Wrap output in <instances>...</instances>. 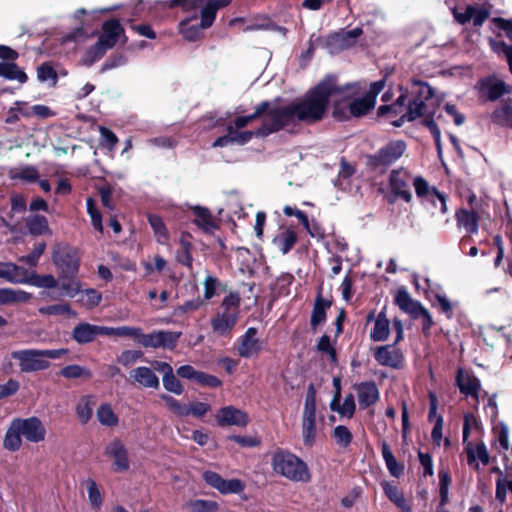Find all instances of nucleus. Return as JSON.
I'll use <instances>...</instances> for the list:
<instances>
[{"label": "nucleus", "mask_w": 512, "mask_h": 512, "mask_svg": "<svg viewBox=\"0 0 512 512\" xmlns=\"http://www.w3.org/2000/svg\"><path fill=\"white\" fill-rule=\"evenodd\" d=\"M105 336H118V337H131L139 343L140 336H142V328L131 326L119 327H106L104 330Z\"/></svg>", "instance_id": "a18cd8bd"}, {"label": "nucleus", "mask_w": 512, "mask_h": 512, "mask_svg": "<svg viewBox=\"0 0 512 512\" xmlns=\"http://www.w3.org/2000/svg\"><path fill=\"white\" fill-rule=\"evenodd\" d=\"M350 100V96H347L341 100L335 101L333 103L332 109V117L339 122L348 121L352 118L350 111L348 109V102Z\"/></svg>", "instance_id": "3c124183"}, {"label": "nucleus", "mask_w": 512, "mask_h": 512, "mask_svg": "<svg viewBox=\"0 0 512 512\" xmlns=\"http://www.w3.org/2000/svg\"><path fill=\"white\" fill-rule=\"evenodd\" d=\"M210 324L213 332L222 337L230 336L232 330L236 326L235 323L229 321L228 319L222 318V316L219 314H216L211 318Z\"/></svg>", "instance_id": "de8ad7c7"}, {"label": "nucleus", "mask_w": 512, "mask_h": 512, "mask_svg": "<svg viewBox=\"0 0 512 512\" xmlns=\"http://www.w3.org/2000/svg\"><path fill=\"white\" fill-rule=\"evenodd\" d=\"M467 463L470 467H473L475 470H479V460L484 466L490 463V455L487 451V447L484 442H480L474 445L473 442H468L466 447H464Z\"/></svg>", "instance_id": "b1692460"}, {"label": "nucleus", "mask_w": 512, "mask_h": 512, "mask_svg": "<svg viewBox=\"0 0 512 512\" xmlns=\"http://www.w3.org/2000/svg\"><path fill=\"white\" fill-rule=\"evenodd\" d=\"M39 313L42 315H67L75 316L76 313L72 311L68 303L53 304L39 308Z\"/></svg>", "instance_id": "6e6d98bb"}, {"label": "nucleus", "mask_w": 512, "mask_h": 512, "mask_svg": "<svg viewBox=\"0 0 512 512\" xmlns=\"http://www.w3.org/2000/svg\"><path fill=\"white\" fill-rule=\"evenodd\" d=\"M415 192L418 198L423 201H429L436 206V201L441 203V209L446 210V197L440 193L436 187H430L429 183L421 176H417L413 180Z\"/></svg>", "instance_id": "a211bd4d"}, {"label": "nucleus", "mask_w": 512, "mask_h": 512, "mask_svg": "<svg viewBox=\"0 0 512 512\" xmlns=\"http://www.w3.org/2000/svg\"><path fill=\"white\" fill-rule=\"evenodd\" d=\"M22 436L28 442L39 443L45 439L46 428L36 416L14 418L5 433L3 447L10 452L18 451L22 446Z\"/></svg>", "instance_id": "7ed1b4c3"}, {"label": "nucleus", "mask_w": 512, "mask_h": 512, "mask_svg": "<svg viewBox=\"0 0 512 512\" xmlns=\"http://www.w3.org/2000/svg\"><path fill=\"white\" fill-rule=\"evenodd\" d=\"M511 99L503 101L501 105L492 112L491 121L502 127L512 128V104Z\"/></svg>", "instance_id": "f704fd0d"}, {"label": "nucleus", "mask_w": 512, "mask_h": 512, "mask_svg": "<svg viewBox=\"0 0 512 512\" xmlns=\"http://www.w3.org/2000/svg\"><path fill=\"white\" fill-rule=\"evenodd\" d=\"M272 108L273 107H271L269 101H263L255 108V111L252 114L236 117L233 121V124L239 130L246 127L249 123L260 118L264 114L270 118V112Z\"/></svg>", "instance_id": "4c0bfd02"}, {"label": "nucleus", "mask_w": 512, "mask_h": 512, "mask_svg": "<svg viewBox=\"0 0 512 512\" xmlns=\"http://www.w3.org/2000/svg\"><path fill=\"white\" fill-rule=\"evenodd\" d=\"M443 422H444L443 416H438L436 418L433 429L431 431V440L435 447H440L441 442L443 441L444 447L447 448L448 447V436L443 438V434H442Z\"/></svg>", "instance_id": "052dcab7"}, {"label": "nucleus", "mask_w": 512, "mask_h": 512, "mask_svg": "<svg viewBox=\"0 0 512 512\" xmlns=\"http://www.w3.org/2000/svg\"><path fill=\"white\" fill-rule=\"evenodd\" d=\"M27 228L32 235H43L49 230L48 221L45 216L34 215L26 222Z\"/></svg>", "instance_id": "603ef678"}, {"label": "nucleus", "mask_w": 512, "mask_h": 512, "mask_svg": "<svg viewBox=\"0 0 512 512\" xmlns=\"http://www.w3.org/2000/svg\"><path fill=\"white\" fill-rule=\"evenodd\" d=\"M241 297L237 291H229L221 301L220 311L224 313H238L240 315Z\"/></svg>", "instance_id": "49530a36"}, {"label": "nucleus", "mask_w": 512, "mask_h": 512, "mask_svg": "<svg viewBox=\"0 0 512 512\" xmlns=\"http://www.w3.org/2000/svg\"><path fill=\"white\" fill-rule=\"evenodd\" d=\"M192 213L195 216L193 224H195L203 233L212 234L214 230L219 229L218 224L213 219L208 208L195 206L192 208Z\"/></svg>", "instance_id": "a878e982"}, {"label": "nucleus", "mask_w": 512, "mask_h": 512, "mask_svg": "<svg viewBox=\"0 0 512 512\" xmlns=\"http://www.w3.org/2000/svg\"><path fill=\"white\" fill-rule=\"evenodd\" d=\"M411 175L404 169H394L389 176V186L394 199H389L393 203L396 199H401L406 203L411 202L412 193L410 191Z\"/></svg>", "instance_id": "f8f14e48"}, {"label": "nucleus", "mask_w": 512, "mask_h": 512, "mask_svg": "<svg viewBox=\"0 0 512 512\" xmlns=\"http://www.w3.org/2000/svg\"><path fill=\"white\" fill-rule=\"evenodd\" d=\"M273 471L293 482L307 483L311 474L307 464L297 455L282 448H277L271 457Z\"/></svg>", "instance_id": "39448f33"}, {"label": "nucleus", "mask_w": 512, "mask_h": 512, "mask_svg": "<svg viewBox=\"0 0 512 512\" xmlns=\"http://www.w3.org/2000/svg\"><path fill=\"white\" fill-rule=\"evenodd\" d=\"M87 492L91 506L95 509H99L103 504V498L97 483L91 478L87 480Z\"/></svg>", "instance_id": "69168bd1"}, {"label": "nucleus", "mask_w": 512, "mask_h": 512, "mask_svg": "<svg viewBox=\"0 0 512 512\" xmlns=\"http://www.w3.org/2000/svg\"><path fill=\"white\" fill-rule=\"evenodd\" d=\"M363 33L362 28L356 27L352 30L340 29L332 32L326 37H317L315 42L328 50L330 54H337L355 45L356 40Z\"/></svg>", "instance_id": "6e6552de"}, {"label": "nucleus", "mask_w": 512, "mask_h": 512, "mask_svg": "<svg viewBox=\"0 0 512 512\" xmlns=\"http://www.w3.org/2000/svg\"><path fill=\"white\" fill-rule=\"evenodd\" d=\"M180 336L181 332L166 330H154L149 334L142 332V336H140L138 344L142 345L144 348H164L174 350Z\"/></svg>", "instance_id": "1a4fd4ad"}, {"label": "nucleus", "mask_w": 512, "mask_h": 512, "mask_svg": "<svg viewBox=\"0 0 512 512\" xmlns=\"http://www.w3.org/2000/svg\"><path fill=\"white\" fill-rule=\"evenodd\" d=\"M258 330L255 327H249L245 333L239 337L237 353L240 357L251 358L258 356L263 350L262 341L257 337Z\"/></svg>", "instance_id": "4468645a"}, {"label": "nucleus", "mask_w": 512, "mask_h": 512, "mask_svg": "<svg viewBox=\"0 0 512 512\" xmlns=\"http://www.w3.org/2000/svg\"><path fill=\"white\" fill-rule=\"evenodd\" d=\"M93 414L89 397H83L76 406V415L82 424L88 423Z\"/></svg>", "instance_id": "13d9d810"}, {"label": "nucleus", "mask_w": 512, "mask_h": 512, "mask_svg": "<svg viewBox=\"0 0 512 512\" xmlns=\"http://www.w3.org/2000/svg\"><path fill=\"white\" fill-rule=\"evenodd\" d=\"M87 213L91 218V222L95 230L100 233L103 232L102 215L98 210L95 201L92 198H88L86 201Z\"/></svg>", "instance_id": "0e129e2a"}, {"label": "nucleus", "mask_w": 512, "mask_h": 512, "mask_svg": "<svg viewBox=\"0 0 512 512\" xmlns=\"http://www.w3.org/2000/svg\"><path fill=\"white\" fill-rule=\"evenodd\" d=\"M149 225L151 226L156 241L161 245H167L170 239L168 229L163 222L162 217L157 214H149L147 216Z\"/></svg>", "instance_id": "58836bf2"}, {"label": "nucleus", "mask_w": 512, "mask_h": 512, "mask_svg": "<svg viewBox=\"0 0 512 512\" xmlns=\"http://www.w3.org/2000/svg\"><path fill=\"white\" fill-rule=\"evenodd\" d=\"M273 117H270L269 120L264 121L263 124L255 131H237L235 138L232 139V143H236L239 145H244L248 143L254 136L255 137H267L270 134L279 132L280 130H273Z\"/></svg>", "instance_id": "c85d7f7f"}, {"label": "nucleus", "mask_w": 512, "mask_h": 512, "mask_svg": "<svg viewBox=\"0 0 512 512\" xmlns=\"http://www.w3.org/2000/svg\"><path fill=\"white\" fill-rule=\"evenodd\" d=\"M316 414L302 415V439L306 447H312L316 441Z\"/></svg>", "instance_id": "e433bc0d"}, {"label": "nucleus", "mask_w": 512, "mask_h": 512, "mask_svg": "<svg viewBox=\"0 0 512 512\" xmlns=\"http://www.w3.org/2000/svg\"><path fill=\"white\" fill-rule=\"evenodd\" d=\"M11 357L19 361L21 372H35L50 367V362L43 358L40 349H23L13 351Z\"/></svg>", "instance_id": "9d476101"}, {"label": "nucleus", "mask_w": 512, "mask_h": 512, "mask_svg": "<svg viewBox=\"0 0 512 512\" xmlns=\"http://www.w3.org/2000/svg\"><path fill=\"white\" fill-rule=\"evenodd\" d=\"M332 306V301L325 299L320 286L314 300L313 309L310 316V327L316 331L319 326L323 325L327 319V310Z\"/></svg>", "instance_id": "aec40b11"}, {"label": "nucleus", "mask_w": 512, "mask_h": 512, "mask_svg": "<svg viewBox=\"0 0 512 512\" xmlns=\"http://www.w3.org/2000/svg\"><path fill=\"white\" fill-rule=\"evenodd\" d=\"M105 326H98L87 322L77 324L72 330V339L78 344L93 342L97 336H105Z\"/></svg>", "instance_id": "4be33fe9"}, {"label": "nucleus", "mask_w": 512, "mask_h": 512, "mask_svg": "<svg viewBox=\"0 0 512 512\" xmlns=\"http://www.w3.org/2000/svg\"><path fill=\"white\" fill-rule=\"evenodd\" d=\"M400 91L402 95H406L408 108L400 118L390 121L394 127H401L405 122H412L429 114L428 102L433 99L434 90L427 82L411 78L405 86H400Z\"/></svg>", "instance_id": "f03ea898"}, {"label": "nucleus", "mask_w": 512, "mask_h": 512, "mask_svg": "<svg viewBox=\"0 0 512 512\" xmlns=\"http://www.w3.org/2000/svg\"><path fill=\"white\" fill-rule=\"evenodd\" d=\"M52 260L60 272V278H76L80 266V257L74 247L67 244L55 245Z\"/></svg>", "instance_id": "0eeeda50"}, {"label": "nucleus", "mask_w": 512, "mask_h": 512, "mask_svg": "<svg viewBox=\"0 0 512 512\" xmlns=\"http://www.w3.org/2000/svg\"><path fill=\"white\" fill-rule=\"evenodd\" d=\"M38 288L52 289L57 287V280L51 274L39 275L36 272L29 273L25 279V283Z\"/></svg>", "instance_id": "c03bdc74"}, {"label": "nucleus", "mask_w": 512, "mask_h": 512, "mask_svg": "<svg viewBox=\"0 0 512 512\" xmlns=\"http://www.w3.org/2000/svg\"><path fill=\"white\" fill-rule=\"evenodd\" d=\"M408 103L406 102V95H400L398 98L389 105H381L377 109V117H385L387 116L392 120L399 116V118L407 111Z\"/></svg>", "instance_id": "2f4dec72"}, {"label": "nucleus", "mask_w": 512, "mask_h": 512, "mask_svg": "<svg viewBox=\"0 0 512 512\" xmlns=\"http://www.w3.org/2000/svg\"><path fill=\"white\" fill-rule=\"evenodd\" d=\"M353 388L357 392L358 403L361 409L373 406L380 398L379 389L374 381L356 383Z\"/></svg>", "instance_id": "6ab92c4d"}, {"label": "nucleus", "mask_w": 512, "mask_h": 512, "mask_svg": "<svg viewBox=\"0 0 512 512\" xmlns=\"http://www.w3.org/2000/svg\"><path fill=\"white\" fill-rule=\"evenodd\" d=\"M192 512H216L218 504L211 500L196 499L190 502Z\"/></svg>", "instance_id": "774afa93"}, {"label": "nucleus", "mask_w": 512, "mask_h": 512, "mask_svg": "<svg viewBox=\"0 0 512 512\" xmlns=\"http://www.w3.org/2000/svg\"><path fill=\"white\" fill-rule=\"evenodd\" d=\"M332 437L336 444L344 449L347 448L353 440V434L348 429V427L344 425L336 426L333 430Z\"/></svg>", "instance_id": "864d4df0"}, {"label": "nucleus", "mask_w": 512, "mask_h": 512, "mask_svg": "<svg viewBox=\"0 0 512 512\" xmlns=\"http://www.w3.org/2000/svg\"><path fill=\"white\" fill-rule=\"evenodd\" d=\"M45 249L46 243L44 241L39 242L34 246L33 250L28 255L20 257L19 261L24 262L30 267H35L37 266L39 259L43 255Z\"/></svg>", "instance_id": "bf43d9fd"}, {"label": "nucleus", "mask_w": 512, "mask_h": 512, "mask_svg": "<svg viewBox=\"0 0 512 512\" xmlns=\"http://www.w3.org/2000/svg\"><path fill=\"white\" fill-rule=\"evenodd\" d=\"M108 48H106L104 45L99 44V41H97L94 45L89 47L87 51L85 52L83 62L86 66H91L96 61L100 60L106 53Z\"/></svg>", "instance_id": "5fc2aeb1"}, {"label": "nucleus", "mask_w": 512, "mask_h": 512, "mask_svg": "<svg viewBox=\"0 0 512 512\" xmlns=\"http://www.w3.org/2000/svg\"><path fill=\"white\" fill-rule=\"evenodd\" d=\"M105 454L113 458V471L121 473L129 469L128 451L119 438H115L106 446Z\"/></svg>", "instance_id": "f3484780"}, {"label": "nucleus", "mask_w": 512, "mask_h": 512, "mask_svg": "<svg viewBox=\"0 0 512 512\" xmlns=\"http://www.w3.org/2000/svg\"><path fill=\"white\" fill-rule=\"evenodd\" d=\"M99 132L101 136L102 147L107 148L110 151L114 150L119 141L116 134L105 126H100Z\"/></svg>", "instance_id": "338daca9"}, {"label": "nucleus", "mask_w": 512, "mask_h": 512, "mask_svg": "<svg viewBox=\"0 0 512 512\" xmlns=\"http://www.w3.org/2000/svg\"><path fill=\"white\" fill-rule=\"evenodd\" d=\"M98 421L105 426L114 427L118 424V416L114 413L112 407L108 403L101 404L96 412Z\"/></svg>", "instance_id": "8fccbe9b"}, {"label": "nucleus", "mask_w": 512, "mask_h": 512, "mask_svg": "<svg viewBox=\"0 0 512 512\" xmlns=\"http://www.w3.org/2000/svg\"><path fill=\"white\" fill-rule=\"evenodd\" d=\"M191 238V235L189 233H183L180 237V248L176 252V261L189 268L192 269L193 266V256H192V250L193 246L191 242L188 240Z\"/></svg>", "instance_id": "72a5a7b5"}, {"label": "nucleus", "mask_w": 512, "mask_h": 512, "mask_svg": "<svg viewBox=\"0 0 512 512\" xmlns=\"http://www.w3.org/2000/svg\"><path fill=\"white\" fill-rule=\"evenodd\" d=\"M28 270L12 262H0V278L10 283H25Z\"/></svg>", "instance_id": "bb28decb"}, {"label": "nucleus", "mask_w": 512, "mask_h": 512, "mask_svg": "<svg viewBox=\"0 0 512 512\" xmlns=\"http://www.w3.org/2000/svg\"><path fill=\"white\" fill-rule=\"evenodd\" d=\"M390 335V320L386 315V307H384L376 316L374 327L371 329L369 337L371 341H386Z\"/></svg>", "instance_id": "cd10ccee"}, {"label": "nucleus", "mask_w": 512, "mask_h": 512, "mask_svg": "<svg viewBox=\"0 0 512 512\" xmlns=\"http://www.w3.org/2000/svg\"><path fill=\"white\" fill-rule=\"evenodd\" d=\"M440 481V503L437 508V512H448L445 509L446 502L448 501V470L441 469L439 471Z\"/></svg>", "instance_id": "4d7b16f0"}, {"label": "nucleus", "mask_w": 512, "mask_h": 512, "mask_svg": "<svg viewBox=\"0 0 512 512\" xmlns=\"http://www.w3.org/2000/svg\"><path fill=\"white\" fill-rule=\"evenodd\" d=\"M215 419L220 427H245L250 420L245 411L231 405L220 408L215 415Z\"/></svg>", "instance_id": "2eb2a0df"}, {"label": "nucleus", "mask_w": 512, "mask_h": 512, "mask_svg": "<svg viewBox=\"0 0 512 512\" xmlns=\"http://www.w3.org/2000/svg\"><path fill=\"white\" fill-rule=\"evenodd\" d=\"M297 234L293 229H285L274 238L275 244L279 247L282 254H287L297 242Z\"/></svg>", "instance_id": "37998d69"}, {"label": "nucleus", "mask_w": 512, "mask_h": 512, "mask_svg": "<svg viewBox=\"0 0 512 512\" xmlns=\"http://www.w3.org/2000/svg\"><path fill=\"white\" fill-rule=\"evenodd\" d=\"M204 481L217 489L221 494H239L245 489V484L240 479H224L214 471L207 470L203 473Z\"/></svg>", "instance_id": "ddd939ff"}, {"label": "nucleus", "mask_w": 512, "mask_h": 512, "mask_svg": "<svg viewBox=\"0 0 512 512\" xmlns=\"http://www.w3.org/2000/svg\"><path fill=\"white\" fill-rule=\"evenodd\" d=\"M406 144L402 140L390 141L375 154L366 157L367 167L374 172L384 174L404 153Z\"/></svg>", "instance_id": "423d86ee"}, {"label": "nucleus", "mask_w": 512, "mask_h": 512, "mask_svg": "<svg viewBox=\"0 0 512 512\" xmlns=\"http://www.w3.org/2000/svg\"><path fill=\"white\" fill-rule=\"evenodd\" d=\"M228 5L229 0L209 1L200 11V22L197 23V14L182 19L178 24L179 33L189 42H196L200 40L204 36V30L213 25L217 11L227 7Z\"/></svg>", "instance_id": "20e7f679"}, {"label": "nucleus", "mask_w": 512, "mask_h": 512, "mask_svg": "<svg viewBox=\"0 0 512 512\" xmlns=\"http://www.w3.org/2000/svg\"><path fill=\"white\" fill-rule=\"evenodd\" d=\"M160 398L165 402L168 409L179 417L192 415L196 418H201L211 410V405L205 402L194 401L189 405H185L168 394H162Z\"/></svg>", "instance_id": "9b49d317"}, {"label": "nucleus", "mask_w": 512, "mask_h": 512, "mask_svg": "<svg viewBox=\"0 0 512 512\" xmlns=\"http://www.w3.org/2000/svg\"><path fill=\"white\" fill-rule=\"evenodd\" d=\"M163 387L168 392L174 393L176 395H181L184 392V386L180 382V380L175 376L174 372L167 375H163L162 377Z\"/></svg>", "instance_id": "680f3d73"}, {"label": "nucleus", "mask_w": 512, "mask_h": 512, "mask_svg": "<svg viewBox=\"0 0 512 512\" xmlns=\"http://www.w3.org/2000/svg\"><path fill=\"white\" fill-rule=\"evenodd\" d=\"M203 285L204 300H210L213 297L220 295L221 293H226L228 291V285L226 283L222 282L219 278L211 275L206 276Z\"/></svg>", "instance_id": "a19ab883"}, {"label": "nucleus", "mask_w": 512, "mask_h": 512, "mask_svg": "<svg viewBox=\"0 0 512 512\" xmlns=\"http://www.w3.org/2000/svg\"><path fill=\"white\" fill-rule=\"evenodd\" d=\"M0 77L8 80H17L22 84L28 80L27 74L19 68L15 61L0 62Z\"/></svg>", "instance_id": "79ce46f5"}, {"label": "nucleus", "mask_w": 512, "mask_h": 512, "mask_svg": "<svg viewBox=\"0 0 512 512\" xmlns=\"http://www.w3.org/2000/svg\"><path fill=\"white\" fill-rule=\"evenodd\" d=\"M479 91L482 95H485L488 100L495 101L502 97L509 90L506 89V85L503 81H495L491 78L482 79L479 82Z\"/></svg>", "instance_id": "c756f323"}, {"label": "nucleus", "mask_w": 512, "mask_h": 512, "mask_svg": "<svg viewBox=\"0 0 512 512\" xmlns=\"http://www.w3.org/2000/svg\"><path fill=\"white\" fill-rule=\"evenodd\" d=\"M121 35H124V28L119 20L112 18L103 23L102 34L97 41H99V44L111 49L116 45Z\"/></svg>", "instance_id": "5701e85b"}, {"label": "nucleus", "mask_w": 512, "mask_h": 512, "mask_svg": "<svg viewBox=\"0 0 512 512\" xmlns=\"http://www.w3.org/2000/svg\"><path fill=\"white\" fill-rule=\"evenodd\" d=\"M374 359L381 366L400 369L403 366L404 356L399 348L392 344L376 347Z\"/></svg>", "instance_id": "dca6fc26"}, {"label": "nucleus", "mask_w": 512, "mask_h": 512, "mask_svg": "<svg viewBox=\"0 0 512 512\" xmlns=\"http://www.w3.org/2000/svg\"><path fill=\"white\" fill-rule=\"evenodd\" d=\"M455 384L459 388L461 394L465 395L466 397L471 396L478 398L479 390L481 387L480 381L467 370L463 368H459L457 370Z\"/></svg>", "instance_id": "412c9836"}, {"label": "nucleus", "mask_w": 512, "mask_h": 512, "mask_svg": "<svg viewBox=\"0 0 512 512\" xmlns=\"http://www.w3.org/2000/svg\"><path fill=\"white\" fill-rule=\"evenodd\" d=\"M457 223L460 227H464L467 233L473 234L478 231L479 216L475 211L460 209L456 212Z\"/></svg>", "instance_id": "ea45409f"}, {"label": "nucleus", "mask_w": 512, "mask_h": 512, "mask_svg": "<svg viewBox=\"0 0 512 512\" xmlns=\"http://www.w3.org/2000/svg\"><path fill=\"white\" fill-rule=\"evenodd\" d=\"M350 87V84L340 85L337 75L326 74L299 101L272 108L270 117H273V125L270 131H281L294 120L306 124L322 121L329 109L331 97L344 94Z\"/></svg>", "instance_id": "f257e3e1"}, {"label": "nucleus", "mask_w": 512, "mask_h": 512, "mask_svg": "<svg viewBox=\"0 0 512 512\" xmlns=\"http://www.w3.org/2000/svg\"><path fill=\"white\" fill-rule=\"evenodd\" d=\"M130 378L133 383L139 384L143 388L158 389L160 381L152 368L139 366L130 371Z\"/></svg>", "instance_id": "393cba45"}, {"label": "nucleus", "mask_w": 512, "mask_h": 512, "mask_svg": "<svg viewBox=\"0 0 512 512\" xmlns=\"http://www.w3.org/2000/svg\"><path fill=\"white\" fill-rule=\"evenodd\" d=\"M58 374L66 379H90L92 377V372L88 368L78 364L67 365Z\"/></svg>", "instance_id": "09e8293b"}, {"label": "nucleus", "mask_w": 512, "mask_h": 512, "mask_svg": "<svg viewBox=\"0 0 512 512\" xmlns=\"http://www.w3.org/2000/svg\"><path fill=\"white\" fill-rule=\"evenodd\" d=\"M386 497L394 503L402 512H411V505L405 498L404 493L394 484L383 481L381 483Z\"/></svg>", "instance_id": "7c9ffc66"}, {"label": "nucleus", "mask_w": 512, "mask_h": 512, "mask_svg": "<svg viewBox=\"0 0 512 512\" xmlns=\"http://www.w3.org/2000/svg\"><path fill=\"white\" fill-rule=\"evenodd\" d=\"M143 357L144 353L141 350H124L117 357L116 361L124 367H130Z\"/></svg>", "instance_id": "e2e57ef3"}, {"label": "nucleus", "mask_w": 512, "mask_h": 512, "mask_svg": "<svg viewBox=\"0 0 512 512\" xmlns=\"http://www.w3.org/2000/svg\"><path fill=\"white\" fill-rule=\"evenodd\" d=\"M375 105L376 104L372 100L364 95L360 98H350L348 102V109L352 115V118H361L373 110Z\"/></svg>", "instance_id": "c9c22d12"}, {"label": "nucleus", "mask_w": 512, "mask_h": 512, "mask_svg": "<svg viewBox=\"0 0 512 512\" xmlns=\"http://www.w3.org/2000/svg\"><path fill=\"white\" fill-rule=\"evenodd\" d=\"M380 447L383 460L391 476L395 478H399L400 476H402L404 474L405 469L404 464L397 462L395 456L391 451L389 444L385 440H383L380 443Z\"/></svg>", "instance_id": "473e14b6"}]
</instances>
